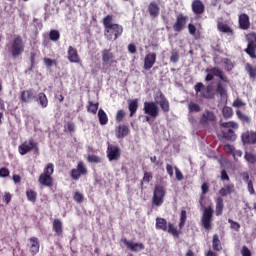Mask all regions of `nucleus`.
<instances>
[{"label": "nucleus", "instance_id": "obj_37", "mask_svg": "<svg viewBox=\"0 0 256 256\" xmlns=\"http://www.w3.org/2000/svg\"><path fill=\"white\" fill-rule=\"evenodd\" d=\"M220 126L224 129H239V124L235 121L222 122Z\"/></svg>", "mask_w": 256, "mask_h": 256}, {"label": "nucleus", "instance_id": "obj_16", "mask_svg": "<svg viewBox=\"0 0 256 256\" xmlns=\"http://www.w3.org/2000/svg\"><path fill=\"white\" fill-rule=\"evenodd\" d=\"M102 55V63L103 66L111 67L113 65H117V60H115V54L111 51V49H104L101 52Z\"/></svg>", "mask_w": 256, "mask_h": 256}, {"label": "nucleus", "instance_id": "obj_2", "mask_svg": "<svg viewBox=\"0 0 256 256\" xmlns=\"http://www.w3.org/2000/svg\"><path fill=\"white\" fill-rule=\"evenodd\" d=\"M21 103H31V101H38L39 105L42 109H45L47 105H49V100L47 99V95L45 93L40 92L37 97V93L33 88L23 90L20 93Z\"/></svg>", "mask_w": 256, "mask_h": 256}, {"label": "nucleus", "instance_id": "obj_11", "mask_svg": "<svg viewBox=\"0 0 256 256\" xmlns=\"http://www.w3.org/2000/svg\"><path fill=\"white\" fill-rule=\"evenodd\" d=\"M188 21H189V16H187L183 13H179L176 16V20L173 24V31L175 33H181V31H183L185 29V27H187Z\"/></svg>", "mask_w": 256, "mask_h": 256}, {"label": "nucleus", "instance_id": "obj_25", "mask_svg": "<svg viewBox=\"0 0 256 256\" xmlns=\"http://www.w3.org/2000/svg\"><path fill=\"white\" fill-rule=\"evenodd\" d=\"M212 249L217 253L223 251V243H221V239H219V234H213L212 236Z\"/></svg>", "mask_w": 256, "mask_h": 256}, {"label": "nucleus", "instance_id": "obj_39", "mask_svg": "<svg viewBox=\"0 0 256 256\" xmlns=\"http://www.w3.org/2000/svg\"><path fill=\"white\" fill-rule=\"evenodd\" d=\"M99 110V103L89 102L87 111L88 113H92V115H97V111Z\"/></svg>", "mask_w": 256, "mask_h": 256}, {"label": "nucleus", "instance_id": "obj_55", "mask_svg": "<svg viewBox=\"0 0 256 256\" xmlns=\"http://www.w3.org/2000/svg\"><path fill=\"white\" fill-rule=\"evenodd\" d=\"M171 63H178L179 62V52H172L170 56Z\"/></svg>", "mask_w": 256, "mask_h": 256}, {"label": "nucleus", "instance_id": "obj_57", "mask_svg": "<svg viewBox=\"0 0 256 256\" xmlns=\"http://www.w3.org/2000/svg\"><path fill=\"white\" fill-rule=\"evenodd\" d=\"M224 151L226 153H229L230 155L234 153L235 151V147L233 145H230V144H226L224 145Z\"/></svg>", "mask_w": 256, "mask_h": 256}, {"label": "nucleus", "instance_id": "obj_9", "mask_svg": "<svg viewBox=\"0 0 256 256\" xmlns=\"http://www.w3.org/2000/svg\"><path fill=\"white\" fill-rule=\"evenodd\" d=\"M199 123L200 125H202V127H209V125L215 127V125L217 124V116H215V113L213 111L205 110L202 113Z\"/></svg>", "mask_w": 256, "mask_h": 256}, {"label": "nucleus", "instance_id": "obj_18", "mask_svg": "<svg viewBox=\"0 0 256 256\" xmlns=\"http://www.w3.org/2000/svg\"><path fill=\"white\" fill-rule=\"evenodd\" d=\"M121 243H124L127 249L129 251H133L134 253H137L138 251H143V249H145V245H143V243L131 242L127 240V238H122Z\"/></svg>", "mask_w": 256, "mask_h": 256}, {"label": "nucleus", "instance_id": "obj_59", "mask_svg": "<svg viewBox=\"0 0 256 256\" xmlns=\"http://www.w3.org/2000/svg\"><path fill=\"white\" fill-rule=\"evenodd\" d=\"M247 189L250 195H255V188L253 187V181H248L247 182Z\"/></svg>", "mask_w": 256, "mask_h": 256}, {"label": "nucleus", "instance_id": "obj_24", "mask_svg": "<svg viewBox=\"0 0 256 256\" xmlns=\"http://www.w3.org/2000/svg\"><path fill=\"white\" fill-rule=\"evenodd\" d=\"M52 229L57 237H61V235H63V221L59 218H55L52 222Z\"/></svg>", "mask_w": 256, "mask_h": 256}, {"label": "nucleus", "instance_id": "obj_45", "mask_svg": "<svg viewBox=\"0 0 256 256\" xmlns=\"http://www.w3.org/2000/svg\"><path fill=\"white\" fill-rule=\"evenodd\" d=\"M49 39L50 41H57L58 39H61V33H59V30H50L49 32Z\"/></svg>", "mask_w": 256, "mask_h": 256}, {"label": "nucleus", "instance_id": "obj_36", "mask_svg": "<svg viewBox=\"0 0 256 256\" xmlns=\"http://www.w3.org/2000/svg\"><path fill=\"white\" fill-rule=\"evenodd\" d=\"M188 111L190 114L193 113H201V105L195 103V102H189L188 104Z\"/></svg>", "mask_w": 256, "mask_h": 256}, {"label": "nucleus", "instance_id": "obj_47", "mask_svg": "<svg viewBox=\"0 0 256 256\" xmlns=\"http://www.w3.org/2000/svg\"><path fill=\"white\" fill-rule=\"evenodd\" d=\"M246 71L250 75L251 79H256V67L251 64L246 65Z\"/></svg>", "mask_w": 256, "mask_h": 256}, {"label": "nucleus", "instance_id": "obj_31", "mask_svg": "<svg viewBox=\"0 0 256 256\" xmlns=\"http://www.w3.org/2000/svg\"><path fill=\"white\" fill-rule=\"evenodd\" d=\"M212 91H213V86L209 84L205 88V91L201 92L200 97H202V99H215V94Z\"/></svg>", "mask_w": 256, "mask_h": 256}, {"label": "nucleus", "instance_id": "obj_1", "mask_svg": "<svg viewBox=\"0 0 256 256\" xmlns=\"http://www.w3.org/2000/svg\"><path fill=\"white\" fill-rule=\"evenodd\" d=\"M102 23L107 41H117L123 35V26L113 23V15L108 14L103 18Z\"/></svg>", "mask_w": 256, "mask_h": 256}, {"label": "nucleus", "instance_id": "obj_21", "mask_svg": "<svg viewBox=\"0 0 256 256\" xmlns=\"http://www.w3.org/2000/svg\"><path fill=\"white\" fill-rule=\"evenodd\" d=\"M220 197H228V195H233L235 193V184H225L219 191Z\"/></svg>", "mask_w": 256, "mask_h": 256}, {"label": "nucleus", "instance_id": "obj_33", "mask_svg": "<svg viewBox=\"0 0 256 256\" xmlns=\"http://www.w3.org/2000/svg\"><path fill=\"white\" fill-rule=\"evenodd\" d=\"M128 109L130 111V117H133L137 113V109H139V101L137 99L130 100L128 102Z\"/></svg>", "mask_w": 256, "mask_h": 256}, {"label": "nucleus", "instance_id": "obj_13", "mask_svg": "<svg viewBox=\"0 0 256 256\" xmlns=\"http://www.w3.org/2000/svg\"><path fill=\"white\" fill-rule=\"evenodd\" d=\"M212 221H213V207L209 206L204 209V212L201 218L202 226L204 227V229H206V231H210L212 227V224H211Z\"/></svg>", "mask_w": 256, "mask_h": 256}, {"label": "nucleus", "instance_id": "obj_41", "mask_svg": "<svg viewBox=\"0 0 256 256\" xmlns=\"http://www.w3.org/2000/svg\"><path fill=\"white\" fill-rule=\"evenodd\" d=\"M236 115H237L238 119L240 121H242V123H247V124L251 123V118H249V116L243 114V112H241V110H237Z\"/></svg>", "mask_w": 256, "mask_h": 256}, {"label": "nucleus", "instance_id": "obj_4", "mask_svg": "<svg viewBox=\"0 0 256 256\" xmlns=\"http://www.w3.org/2000/svg\"><path fill=\"white\" fill-rule=\"evenodd\" d=\"M10 53L13 59H17L20 55L25 53V41L21 35L14 36L12 42L10 43Z\"/></svg>", "mask_w": 256, "mask_h": 256}, {"label": "nucleus", "instance_id": "obj_28", "mask_svg": "<svg viewBox=\"0 0 256 256\" xmlns=\"http://www.w3.org/2000/svg\"><path fill=\"white\" fill-rule=\"evenodd\" d=\"M31 245H30V253L31 255L35 256L37 253H39L40 244H39V238L37 237H31L29 239Z\"/></svg>", "mask_w": 256, "mask_h": 256}, {"label": "nucleus", "instance_id": "obj_17", "mask_svg": "<svg viewBox=\"0 0 256 256\" xmlns=\"http://www.w3.org/2000/svg\"><path fill=\"white\" fill-rule=\"evenodd\" d=\"M241 141L243 145H256V131H245L241 135Z\"/></svg>", "mask_w": 256, "mask_h": 256}, {"label": "nucleus", "instance_id": "obj_58", "mask_svg": "<svg viewBox=\"0 0 256 256\" xmlns=\"http://www.w3.org/2000/svg\"><path fill=\"white\" fill-rule=\"evenodd\" d=\"M10 173L9 168L3 167L0 169V177H9Z\"/></svg>", "mask_w": 256, "mask_h": 256}, {"label": "nucleus", "instance_id": "obj_40", "mask_svg": "<svg viewBox=\"0 0 256 256\" xmlns=\"http://www.w3.org/2000/svg\"><path fill=\"white\" fill-rule=\"evenodd\" d=\"M244 159L247 163H250V165H255L256 163V155L251 152H245Z\"/></svg>", "mask_w": 256, "mask_h": 256}, {"label": "nucleus", "instance_id": "obj_46", "mask_svg": "<svg viewBox=\"0 0 256 256\" xmlns=\"http://www.w3.org/2000/svg\"><path fill=\"white\" fill-rule=\"evenodd\" d=\"M223 135L225 139H228V141H235V139H237V135H235V131H233V129H228V131Z\"/></svg>", "mask_w": 256, "mask_h": 256}, {"label": "nucleus", "instance_id": "obj_44", "mask_svg": "<svg viewBox=\"0 0 256 256\" xmlns=\"http://www.w3.org/2000/svg\"><path fill=\"white\" fill-rule=\"evenodd\" d=\"M187 221V211L181 210L180 213V222H179V229H183L185 227V223Z\"/></svg>", "mask_w": 256, "mask_h": 256}, {"label": "nucleus", "instance_id": "obj_23", "mask_svg": "<svg viewBox=\"0 0 256 256\" xmlns=\"http://www.w3.org/2000/svg\"><path fill=\"white\" fill-rule=\"evenodd\" d=\"M68 61L70 63H79L81 58H79V52L73 46L68 47Z\"/></svg>", "mask_w": 256, "mask_h": 256}, {"label": "nucleus", "instance_id": "obj_32", "mask_svg": "<svg viewBox=\"0 0 256 256\" xmlns=\"http://www.w3.org/2000/svg\"><path fill=\"white\" fill-rule=\"evenodd\" d=\"M223 209H225V203L222 197L216 198V216L219 217L223 215Z\"/></svg>", "mask_w": 256, "mask_h": 256}, {"label": "nucleus", "instance_id": "obj_10", "mask_svg": "<svg viewBox=\"0 0 256 256\" xmlns=\"http://www.w3.org/2000/svg\"><path fill=\"white\" fill-rule=\"evenodd\" d=\"M206 72L208 73L205 77V81L207 83H209V81H213L214 77H219L220 81H223V83H229L227 76H225L222 70L217 67L206 69Z\"/></svg>", "mask_w": 256, "mask_h": 256}, {"label": "nucleus", "instance_id": "obj_42", "mask_svg": "<svg viewBox=\"0 0 256 256\" xmlns=\"http://www.w3.org/2000/svg\"><path fill=\"white\" fill-rule=\"evenodd\" d=\"M222 114L224 119H231V117H233V108L229 107V106H225L222 109Z\"/></svg>", "mask_w": 256, "mask_h": 256}, {"label": "nucleus", "instance_id": "obj_53", "mask_svg": "<svg viewBox=\"0 0 256 256\" xmlns=\"http://www.w3.org/2000/svg\"><path fill=\"white\" fill-rule=\"evenodd\" d=\"M153 179V172H144L143 183H149Z\"/></svg>", "mask_w": 256, "mask_h": 256}, {"label": "nucleus", "instance_id": "obj_26", "mask_svg": "<svg viewBox=\"0 0 256 256\" xmlns=\"http://www.w3.org/2000/svg\"><path fill=\"white\" fill-rule=\"evenodd\" d=\"M161 11V8H159V4H157V2L152 1L150 2V4L148 5V12L150 17H153L155 19V17H159V13Z\"/></svg>", "mask_w": 256, "mask_h": 256}, {"label": "nucleus", "instance_id": "obj_7", "mask_svg": "<svg viewBox=\"0 0 256 256\" xmlns=\"http://www.w3.org/2000/svg\"><path fill=\"white\" fill-rule=\"evenodd\" d=\"M89 173V170L87 169V165H85V162L80 161L78 162L76 168H73L70 171V177L72 181H79L81 177H85Z\"/></svg>", "mask_w": 256, "mask_h": 256}, {"label": "nucleus", "instance_id": "obj_54", "mask_svg": "<svg viewBox=\"0 0 256 256\" xmlns=\"http://www.w3.org/2000/svg\"><path fill=\"white\" fill-rule=\"evenodd\" d=\"M175 175H176L177 181H183L184 179L183 172H181V170L177 168V166H175Z\"/></svg>", "mask_w": 256, "mask_h": 256}, {"label": "nucleus", "instance_id": "obj_35", "mask_svg": "<svg viewBox=\"0 0 256 256\" xmlns=\"http://www.w3.org/2000/svg\"><path fill=\"white\" fill-rule=\"evenodd\" d=\"M98 118L100 125H107L109 123V118L107 117V113H105V110L100 109L98 111Z\"/></svg>", "mask_w": 256, "mask_h": 256}, {"label": "nucleus", "instance_id": "obj_20", "mask_svg": "<svg viewBox=\"0 0 256 256\" xmlns=\"http://www.w3.org/2000/svg\"><path fill=\"white\" fill-rule=\"evenodd\" d=\"M157 62V54L155 53H148L144 58V66L143 69L145 71H149L153 68V65Z\"/></svg>", "mask_w": 256, "mask_h": 256}, {"label": "nucleus", "instance_id": "obj_56", "mask_svg": "<svg viewBox=\"0 0 256 256\" xmlns=\"http://www.w3.org/2000/svg\"><path fill=\"white\" fill-rule=\"evenodd\" d=\"M203 89H205V85L203 84V82H198L194 86V90H195L196 93H201V91H203Z\"/></svg>", "mask_w": 256, "mask_h": 256}, {"label": "nucleus", "instance_id": "obj_50", "mask_svg": "<svg viewBox=\"0 0 256 256\" xmlns=\"http://www.w3.org/2000/svg\"><path fill=\"white\" fill-rule=\"evenodd\" d=\"M125 110L121 109L118 110L117 114H116V121L117 123H121V121H123V119H125Z\"/></svg>", "mask_w": 256, "mask_h": 256}, {"label": "nucleus", "instance_id": "obj_22", "mask_svg": "<svg viewBox=\"0 0 256 256\" xmlns=\"http://www.w3.org/2000/svg\"><path fill=\"white\" fill-rule=\"evenodd\" d=\"M192 11L195 15H203L205 13V4L201 0L192 2Z\"/></svg>", "mask_w": 256, "mask_h": 256}, {"label": "nucleus", "instance_id": "obj_29", "mask_svg": "<svg viewBox=\"0 0 256 256\" xmlns=\"http://www.w3.org/2000/svg\"><path fill=\"white\" fill-rule=\"evenodd\" d=\"M129 135V127L126 125H119L116 128V137L117 139H125Z\"/></svg>", "mask_w": 256, "mask_h": 256}, {"label": "nucleus", "instance_id": "obj_63", "mask_svg": "<svg viewBox=\"0 0 256 256\" xmlns=\"http://www.w3.org/2000/svg\"><path fill=\"white\" fill-rule=\"evenodd\" d=\"M242 256H251V250L247 246H243L241 250Z\"/></svg>", "mask_w": 256, "mask_h": 256}, {"label": "nucleus", "instance_id": "obj_52", "mask_svg": "<svg viewBox=\"0 0 256 256\" xmlns=\"http://www.w3.org/2000/svg\"><path fill=\"white\" fill-rule=\"evenodd\" d=\"M35 57H37V53L36 52H31L30 53V68H29V71H33V69L35 67Z\"/></svg>", "mask_w": 256, "mask_h": 256}, {"label": "nucleus", "instance_id": "obj_30", "mask_svg": "<svg viewBox=\"0 0 256 256\" xmlns=\"http://www.w3.org/2000/svg\"><path fill=\"white\" fill-rule=\"evenodd\" d=\"M216 93L220 95V97H227V85L223 83V80H219L216 85Z\"/></svg>", "mask_w": 256, "mask_h": 256}, {"label": "nucleus", "instance_id": "obj_38", "mask_svg": "<svg viewBox=\"0 0 256 256\" xmlns=\"http://www.w3.org/2000/svg\"><path fill=\"white\" fill-rule=\"evenodd\" d=\"M166 231H168L170 235H173V237H179V235L181 234V231L177 230L173 223H168V228Z\"/></svg>", "mask_w": 256, "mask_h": 256}, {"label": "nucleus", "instance_id": "obj_3", "mask_svg": "<svg viewBox=\"0 0 256 256\" xmlns=\"http://www.w3.org/2000/svg\"><path fill=\"white\" fill-rule=\"evenodd\" d=\"M53 173H55V166L53 163H48L42 174L38 178V183L43 187H53Z\"/></svg>", "mask_w": 256, "mask_h": 256}, {"label": "nucleus", "instance_id": "obj_6", "mask_svg": "<svg viewBox=\"0 0 256 256\" xmlns=\"http://www.w3.org/2000/svg\"><path fill=\"white\" fill-rule=\"evenodd\" d=\"M165 195H167V190L165 186L155 185L151 203L154 207H161L165 203Z\"/></svg>", "mask_w": 256, "mask_h": 256}, {"label": "nucleus", "instance_id": "obj_49", "mask_svg": "<svg viewBox=\"0 0 256 256\" xmlns=\"http://www.w3.org/2000/svg\"><path fill=\"white\" fill-rule=\"evenodd\" d=\"M228 223H230V229H233V231H239L241 229V224L232 219H228Z\"/></svg>", "mask_w": 256, "mask_h": 256}, {"label": "nucleus", "instance_id": "obj_19", "mask_svg": "<svg viewBox=\"0 0 256 256\" xmlns=\"http://www.w3.org/2000/svg\"><path fill=\"white\" fill-rule=\"evenodd\" d=\"M238 25L239 29H242V31H247L251 28V20L249 19V15L246 13H242L239 15L238 18Z\"/></svg>", "mask_w": 256, "mask_h": 256}, {"label": "nucleus", "instance_id": "obj_43", "mask_svg": "<svg viewBox=\"0 0 256 256\" xmlns=\"http://www.w3.org/2000/svg\"><path fill=\"white\" fill-rule=\"evenodd\" d=\"M26 197L28 201H31V203H35V201H37V192L31 189H28L26 191Z\"/></svg>", "mask_w": 256, "mask_h": 256}, {"label": "nucleus", "instance_id": "obj_62", "mask_svg": "<svg viewBox=\"0 0 256 256\" xmlns=\"http://www.w3.org/2000/svg\"><path fill=\"white\" fill-rule=\"evenodd\" d=\"M188 31L190 35H195L197 33V27L194 24H188Z\"/></svg>", "mask_w": 256, "mask_h": 256}, {"label": "nucleus", "instance_id": "obj_8", "mask_svg": "<svg viewBox=\"0 0 256 256\" xmlns=\"http://www.w3.org/2000/svg\"><path fill=\"white\" fill-rule=\"evenodd\" d=\"M33 149L36 151V153H39V146L33 138L24 141L21 145L18 146V152L20 155H27V153H31Z\"/></svg>", "mask_w": 256, "mask_h": 256}, {"label": "nucleus", "instance_id": "obj_61", "mask_svg": "<svg viewBox=\"0 0 256 256\" xmlns=\"http://www.w3.org/2000/svg\"><path fill=\"white\" fill-rule=\"evenodd\" d=\"M221 181H230L229 174H227L225 169L221 171Z\"/></svg>", "mask_w": 256, "mask_h": 256}, {"label": "nucleus", "instance_id": "obj_15", "mask_svg": "<svg viewBox=\"0 0 256 256\" xmlns=\"http://www.w3.org/2000/svg\"><path fill=\"white\" fill-rule=\"evenodd\" d=\"M156 101V105H159L163 111V113H169L171 111V105L169 104V100L165 97L163 92H158L157 95L154 97Z\"/></svg>", "mask_w": 256, "mask_h": 256}, {"label": "nucleus", "instance_id": "obj_48", "mask_svg": "<svg viewBox=\"0 0 256 256\" xmlns=\"http://www.w3.org/2000/svg\"><path fill=\"white\" fill-rule=\"evenodd\" d=\"M87 161L88 163H101L102 159L97 155H88Z\"/></svg>", "mask_w": 256, "mask_h": 256}, {"label": "nucleus", "instance_id": "obj_64", "mask_svg": "<svg viewBox=\"0 0 256 256\" xmlns=\"http://www.w3.org/2000/svg\"><path fill=\"white\" fill-rule=\"evenodd\" d=\"M188 121H189V123H191V125H195L197 123V117H195V115L189 113Z\"/></svg>", "mask_w": 256, "mask_h": 256}, {"label": "nucleus", "instance_id": "obj_12", "mask_svg": "<svg viewBox=\"0 0 256 256\" xmlns=\"http://www.w3.org/2000/svg\"><path fill=\"white\" fill-rule=\"evenodd\" d=\"M106 155L109 161H119L121 159V148L108 142Z\"/></svg>", "mask_w": 256, "mask_h": 256}, {"label": "nucleus", "instance_id": "obj_27", "mask_svg": "<svg viewBox=\"0 0 256 256\" xmlns=\"http://www.w3.org/2000/svg\"><path fill=\"white\" fill-rule=\"evenodd\" d=\"M217 29L218 31H220V33H226L227 35H235V31L233 30V28H231L230 25L226 24L225 22H218Z\"/></svg>", "mask_w": 256, "mask_h": 256}, {"label": "nucleus", "instance_id": "obj_14", "mask_svg": "<svg viewBox=\"0 0 256 256\" xmlns=\"http://www.w3.org/2000/svg\"><path fill=\"white\" fill-rule=\"evenodd\" d=\"M144 113L153 119H157V117H159V106L157 102H144Z\"/></svg>", "mask_w": 256, "mask_h": 256}, {"label": "nucleus", "instance_id": "obj_5", "mask_svg": "<svg viewBox=\"0 0 256 256\" xmlns=\"http://www.w3.org/2000/svg\"><path fill=\"white\" fill-rule=\"evenodd\" d=\"M245 40L247 47L244 49V53H246L250 59H256V32L245 34Z\"/></svg>", "mask_w": 256, "mask_h": 256}, {"label": "nucleus", "instance_id": "obj_60", "mask_svg": "<svg viewBox=\"0 0 256 256\" xmlns=\"http://www.w3.org/2000/svg\"><path fill=\"white\" fill-rule=\"evenodd\" d=\"M232 106H234V107H245V103L243 102L242 99L237 98L236 100H234Z\"/></svg>", "mask_w": 256, "mask_h": 256}, {"label": "nucleus", "instance_id": "obj_34", "mask_svg": "<svg viewBox=\"0 0 256 256\" xmlns=\"http://www.w3.org/2000/svg\"><path fill=\"white\" fill-rule=\"evenodd\" d=\"M167 220L165 218L157 217L156 218V229H159L160 231H167Z\"/></svg>", "mask_w": 256, "mask_h": 256}, {"label": "nucleus", "instance_id": "obj_51", "mask_svg": "<svg viewBox=\"0 0 256 256\" xmlns=\"http://www.w3.org/2000/svg\"><path fill=\"white\" fill-rule=\"evenodd\" d=\"M73 199L76 201V203H83V199H85V197L79 191H76L74 193Z\"/></svg>", "mask_w": 256, "mask_h": 256}]
</instances>
